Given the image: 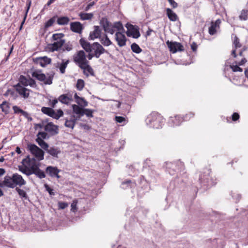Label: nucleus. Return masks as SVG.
<instances>
[{"label": "nucleus", "mask_w": 248, "mask_h": 248, "mask_svg": "<svg viewBox=\"0 0 248 248\" xmlns=\"http://www.w3.org/2000/svg\"><path fill=\"white\" fill-rule=\"evenodd\" d=\"M19 83H21L24 86H28V79L24 76L21 75L19 78Z\"/></svg>", "instance_id": "47"}, {"label": "nucleus", "mask_w": 248, "mask_h": 248, "mask_svg": "<svg viewBox=\"0 0 248 248\" xmlns=\"http://www.w3.org/2000/svg\"><path fill=\"white\" fill-rule=\"evenodd\" d=\"M166 15L168 18L171 21H176L179 19V17L176 14L169 8L166 9Z\"/></svg>", "instance_id": "25"}, {"label": "nucleus", "mask_w": 248, "mask_h": 248, "mask_svg": "<svg viewBox=\"0 0 248 248\" xmlns=\"http://www.w3.org/2000/svg\"><path fill=\"white\" fill-rule=\"evenodd\" d=\"M83 67L84 68H81L82 69H83L84 70H86L92 76H94V71H93V69L91 67L90 65H89L88 64V63L87 64V65H83Z\"/></svg>", "instance_id": "48"}, {"label": "nucleus", "mask_w": 248, "mask_h": 248, "mask_svg": "<svg viewBox=\"0 0 248 248\" xmlns=\"http://www.w3.org/2000/svg\"><path fill=\"white\" fill-rule=\"evenodd\" d=\"M169 2L173 8H176L178 6V4L174 0H169Z\"/></svg>", "instance_id": "61"}, {"label": "nucleus", "mask_w": 248, "mask_h": 248, "mask_svg": "<svg viewBox=\"0 0 248 248\" xmlns=\"http://www.w3.org/2000/svg\"><path fill=\"white\" fill-rule=\"evenodd\" d=\"M45 130L49 133L51 135L54 136L59 133V128L52 122L47 123L44 127Z\"/></svg>", "instance_id": "14"}, {"label": "nucleus", "mask_w": 248, "mask_h": 248, "mask_svg": "<svg viewBox=\"0 0 248 248\" xmlns=\"http://www.w3.org/2000/svg\"><path fill=\"white\" fill-rule=\"evenodd\" d=\"M193 116L194 114L190 112L186 114L184 117H182L180 115H176L174 117H170L168 121V124L171 126H178L180 125L184 121H188L191 117H193Z\"/></svg>", "instance_id": "7"}, {"label": "nucleus", "mask_w": 248, "mask_h": 248, "mask_svg": "<svg viewBox=\"0 0 248 248\" xmlns=\"http://www.w3.org/2000/svg\"><path fill=\"white\" fill-rule=\"evenodd\" d=\"M0 108L3 112L5 114H7L9 112L10 104L7 101H4L0 104Z\"/></svg>", "instance_id": "30"}, {"label": "nucleus", "mask_w": 248, "mask_h": 248, "mask_svg": "<svg viewBox=\"0 0 248 248\" xmlns=\"http://www.w3.org/2000/svg\"><path fill=\"white\" fill-rule=\"evenodd\" d=\"M100 41L101 43L104 46H108L112 44L106 34H104L103 37L100 38Z\"/></svg>", "instance_id": "31"}, {"label": "nucleus", "mask_w": 248, "mask_h": 248, "mask_svg": "<svg viewBox=\"0 0 248 248\" xmlns=\"http://www.w3.org/2000/svg\"><path fill=\"white\" fill-rule=\"evenodd\" d=\"M31 170L32 171V174H35L37 177H38L40 179H42L46 177V174L45 172L39 169V165H33L32 166H31Z\"/></svg>", "instance_id": "22"}, {"label": "nucleus", "mask_w": 248, "mask_h": 248, "mask_svg": "<svg viewBox=\"0 0 248 248\" xmlns=\"http://www.w3.org/2000/svg\"><path fill=\"white\" fill-rule=\"evenodd\" d=\"M28 85L31 87H36V84L35 81L32 78H29L28 79Z\"/></svg>", "instance_id": "58"}, {"label": "nucleus", "mask_w": 248, "mask_h": 248, "mask_svg": "<svg viewBox=\"0 0 248 248\" xmlns=\"http://www.w3.org/2000/svg\"><path fill=\"white\" fill-rule=\"evenodd\" d=\"M115 120L117 123L122 124L123 125L126 123V119L123 116H116Z\"/></svg>", "instance_id": "50"}, {"label": "nucleus", "mask_w": 248, "mask_h": 248, "mask_svg": "<svg viewBox=\"0 0 248 248\" xmlns=\"http://www.w3.org/2000/svg\"><path fill=\"white\" fill-rule=\"evenodd\" d=\"M79 43L86 52L93 53L96 58H99L101 55L105 53H108V51L98 42H94L91 44L84 39L81 38Z\"/></svg>", "instance_id": "1"}, {"label": "nucleus", "mask_w": 248, "mask_h": 248, "mask_svg": "<svg viewBox=\"0 0 248 248\" xmlns=\"http://www.w3.org/2000/svg\"><path fill=\"white\" fill-rule=\"evenodd\" d=\"M36 141L39 145L45 151L49 147L48 145L43 140L41 139L40 138H37Z\"/></svg>", "instance_id": "34"}, {"label": "nucleus", "mask_w": 248, "mask_h": 248, "mask_svg": "<svg viewBox=\"0 0 248 248\" xmlns=\"http://www.w3.org/2000/svg\"><path fill=\"white\" fill-rule=\"evenodd\" d=\"M32 77L36 78L40 81H43L45 84L50 85L52 83V80L54 75L53 72H51L50 74H47V77L46 75L42 73L40 70H35L31 74Z\"/></svg>", "instance_id": "6"}, {"label": "nucleus", "mask_w": 248, "mask_h": 248, "mask_svg": "<svg viewBox=\"0 0 248 248\" xmlns=\"http://www.w3.org/2000/svg\"><path fill=\"white\" fill-rule=\"evenodd\" d=\"M63 47V50H67L68 51H69L72 49L73 46L70 44L69 43H67L66 44H64Z\"/></svg>", "instance_id": "53"}, {"label": "nucleus", "mask_w": 248, "mask_h": 248, "mask_svg": "<svg viewBox=\"0 0 248 248\" xmlns=\"http://www.w3.org/2000/svg\"><path fill=\"white\" fill-rule=\"evenodd\" d=\"M46 171L51 177H57V178L60 177L59 175L60 170L56 167L48 166L46 169Z\"/></svg>", "instance_id": "17"}, {"label": "nucleus", "mask_w": 248, "mask_h": 248, "mask_svg": "<svg viewBox=\"0 0 248 248\" xmlns=\"http://www.w3.org/2000/svg\"><path fill=\"white\" fill-rule=\"evenodd\" d=\"M50 155L53 157H57L58 155L60 153V151L58 148L51 147L46 150Z\"/></svg>", "instance_id": "29"}, {"label": "nucleus", "mask_w": 248, "mask_h": 248, "mask_svg": "<svg viewBox=\"0 0 248 248\" xmlns=\"http://www.w3.org/2000/svg\"><path fill=\"white\" fill-rule=\"evenodd\" d=\"M231 68L232 69V71L234 72H242L243 69L241 67H240L237 65H231L230 66Z\"/></svg>", "instance_id": "54"}, {"label": "nucleus", "mask_w": 248, "mask_h": 248, "mask_svg": "<svg viewBox=\"0 0 248 248\" xmlns=\"http://www.w3.org/2000/svg\"><path fill=\"white\" fill-rule=\"evenodd\" d=\"M95 111L93 109H89V108H84L83 110V115H86V116L88 118H92L93 117V113Z\"/></svg>", "instance_id": "44"}, {"label": "nucleus", "mask_w": 248, "mask_h": 248, "mask_svg": "<svg viewBox=\"0 0 248 248\" xmlns=\"http://www.w3.org/2000/svg\"><path fill=\"white\" fill-rule=\"evenodd\" d=\"M240 20L246 21L248 19V10L243 9L239 16Z\"/></svg>", "instance_id": "39"}, {"label": "nucleus", "mask_w": 248, "mask_h": 248, "mask_svg": "<svg viewBox=\"0 0 248 248\" xmlns=\"http://www.w3.org/2000/svg\"><path fill=\"white\" fill-rule=\"evenodd\" d=\"M115 29L113 28V27L112 28H110L109 30H108L107 31H106L105 32L106 33H109L111 34H113L115 32Z\"/></svg>", "instance_id": "64"}, {"label": "nucleus", "mask_w": 248, "mask_h": 248, "mask_svg": "<svg viewBox=\"0 0 248 248\" xmlns=\"http://www.w3.org/2000/svg\"><path fill=\"white\" fill-rule=\"evenodd\" d=\"M41 111L44 114L56 120H58L63 115V112L62 109H59L55 111L53 108L50 107H43L41 108Z\"/></svg>", "instance_id": "9"}, {"label": "nucleus", "mask_w": 248, "mask_h": 248, "mask_svg": "<svg viewBox=\"0 0 248 248\" xmlns=\"http://www.w3.org/2000/svg\"><path fill=\"white\" fill-rule=\"evenodd\" d=\"M71 99L67 96L66 94H63L61 95L59 98L58 100L61 102L62 104H68L69 101L71 100Z\"/></svg>", "instance_id": "37"}, {"label": "nucleus", "mask_w": 248, "mask_h": 248, "mask_svg": "<svg viewBox=\"0 0 248 248\" xmlns=\"http://www.w3.org/2000/svg\"><path fill=\"white\" fill-rule=\"evenodd\" d=\"M45 187L46 190L48 192L50 195L54 196L55 195V192L53 191V189L49 186L47 184H45Z\"/></svg>", "instance_id": "55"}, {"label": "nucleus", "mask_w": 248, "mask_h": 248, "mask_svg": "<svg viewBox=\"0 0 248 248\" xmlns=\"http://www.w3.org/2000/svg\"><path fill=\"white\" fill-rule=\"evenodd\" d=\"M55 16H54L51 18L50 19H49L47 22H46L45 25V28L47 29L52 26V25L55 21Z\"/></svg>", "instance_id": "49"}, {"label": "nucleus", "mask_w": 248, "mask_h": 248, "mask_svg": "<svg viewBox=\"0 0 248 248\" xmlns=\"http://www.w3.org/2000/svg\"><path fill=\"white\" fill-rule=\"evenodd\" d=\"M94 31L90 32L89 36V40H93L96 38H100L101 34V30L98 26H94Z\"/></svg>", "instance_id": "18"}, {"label": "nucleus", "mask_w": 248, "mask_h": 248, "mask_svg": "<svg viewBox=\"0 0 248 248\" xmlns=\"http://www.w3.org/2000/svg\"><path fill=\"white\" fill-rule=\"evenodd\" d=\"M19 170L27 176H30L32 174L31 166L29 167V168H27L26 166H25L24 167H19Z\"/></svg>", "instance_id": "33"}, {"label": "nucleus", "mask_w": 248, "mask_h": 248, "mask_svg": "<svg viewBox=\"0 0 248 248\" xmlns=\"http://www.w3.org/2000/svg\"><path fill=\"white\" fill-rule=\"evenodd\" d=\"M220 23L221 21L219 19H217L215 22H212L211 26L209 28V33L210 35H214L217 32L216 28L219 27Z\"/></svg>", "instance_id": "26"}, {"label": "nucleus", "mask_w": 248, "mask_h": 248, "mask_svg": "<svg viewBox=\"0 0 248 248\" xmlns=\"http://www.w3.org/2000/svg\"><path fill=\"white\" fill-rule=\"evenodd\" d=\"M112 27L114 29H116L118 31L121 30H124L123 25L120 21L115 22L112 24Z\"/></svg>", "instance_id": "46"}, {"label": "nucleus", "mask_w": 248, "mask_h": 248, "mask_svg": "<svg viewBox=\"0 0 248 248\" xmlns=\"http://www.w3.org/2000/svg\"><path fill=\"white\" fill-rule=\"evenodd\" d=\"M28 148L31 153L38 161L44 159V152L37 146L34 144H30L28 145Z\"/></svg>", "instance_id": "11"}, {"label": "nucleus", "mask_w": 248, "mask_h": 248, "mask_svg": "<svg viewBox=\"0 0 248 248\" xmlns=\"http://www.w3.org/2000/svg\"><path fill=\"white\" fill-rule=\"evenodd\" d=\"M68 206V204L65 202H59V207L60 209H64Z\"/></svg>", "instance_id": "59"}, {"label": "nucleus", "mask_w": 248, "mask_h": 248, "mask_svg": "<svg viewBox=\"0 0 248 248\" xmlns=\"http://www.w3.org/2000/svg\"><path fill=\"white\" fill-rule=\"evenodd\" d=\"M58 99L55 98L54 99H49L48 102V105L50 106L52 108H54L55 107V106L56 104L58 102Z\"/></svg>", "instance_id": "51"}, {"label": "nucleus", "mask_w": 248, "mask_h": 248, "mask_svg": "<svg viewBox=\"0 0 248 248\" xmlns=\"http://www.w3.org/2000/svg\"><path fill=\"white\" fill-rule=\"evenodd\" d=\"M146 123L150 127L159 129L161 128L165 123V119L159 113L153 112L148 116Z\"/></svg>", "instance_id": "3"}, {"label": "nucleus", "mask_w": 248, "mask_h": 248, "mask_svg": "<svg viewBox=\"0 0 248 248\" xmlns=\"http://www.w3.org/2000/svg\"><path fill=\"white\" fill-rule=\"evenodd\" d=\"M199 181L201 187H204V189H207L216 184L215 180L210 176L209 170L200 176Z\"/></svg>", "instance_id": "5"}, {"label": "nucleus", "mask_w": 248, "mask_h": 248, "mask_svg": "<svg viewBox=\"0 0 248 248\" xmlns=\"http://www.w3.org/2000/svg\"><path fill=\"white\" fill-rule=\"evenodd\" d=\"M166 170L170 175H174L178 170L182 171L184 170V164L180 160L174 162H166L164 165Z\"/></svg>", "instance_id": "4"}, {"label": "nucleus", "mask_w": 248, "mask_h": 248, "mask_svg": "<svg viewBox=\"0 0 248 248\" xmlns=\"http://www.w3.org/2000/svg\"><path fill=\"white\" fill-rule=\"evenodd\" d=\"M73 112L78 115L76 116L78 120H79L83 116V110L84 108L80 107L78 105L74 104L72 106Z\"/></svg>", "instance_id": "23"}, {"label": "nucleus", "mask_w": 248, "mask_h": 248, "mask_svg": "<svg viewBox=\"0 0 248 248\" xmlns=\"http://www.w3.org/2000/svg\"><path fill=\"white\" fill-rule=\"evenodd\" d=\"M16 190L21 198H24L25 200H29V197L24 190L19 188L18 187H16Z\"/></svg>", "instance_id": "36"}, {"label": "nucleus", "mask_w": 248, "mask_h": 248, "mask_svg": "<svg viewBox=\"0 0 248 248\" xmlns=\"http://www.w3.org/2000/svg\"><path fill=\"white\" fill-rule=\"evenodd\" d=\"M235 193H233V192H232L231 195L233 199L235 200V202H237L239 201L241 198V196L240 194H236V195H235Z\"/></svg>", "instance_id": "56"}, {"label": "nucleus", "mask_w": 248, "mask_h": 248, "mask_svg": "<svg viewBox=\"0 0 248 248\" xmlns=\"http://www.w3.org/2000/svg\"><path fill=\"white\" fill-rule=\"evenodd\" d=\"M23 165H28L29 167L32 166L33 165L38 166L39 164H37L36 159L34 157L31 158L29 155H28L26 158L23 159L22 161Z\"/></svg>", "instance_id": "24"}, {"label": "nucleus", "mask_w": 248, "mask_h": 248, "mask_svg": "<svg viewBox=\"0 0 248 248\" xmlns=\"http://www.w3.org/2000/svg\"><path fill=\"white\" fill-rule=\"evenodd\" d=\"M31 0H28L27 1V4H26V6H27V9H26V14L27 15V14L28 13L30 8V6H31Z\"/></svg>", "instance_id": "63"}, {"label": "nucleus", "mask_w": 248, "mask_h": 248, "mask_svg": "<svg viewBox=\"0 0 248 248\" xmlns=\"http://www.w3.org/2000/svg\"><path fill=\"white\" fill-rule=\"evenodd\" d=\"M135 185V183H133L130 180H126L122 183L121 187L123 189H126L129 186L131 187L132 186Z\"/></svg>", "instance_id": "40"}, {"label": "nucleus", "mask_w": 248, "mask_h": 248, "mask_svg": "<svg viewBox=\"0 0 248 248\" xmlns=\"http://www.w3.org/2000/svg\"><path fill=\"white\" fill-rule=\"evenodd\" d=\"M79 16L82 20H90L93 17V13H80Z\"/></svg>", "instance_id": "35"}, {"label": "nucleus", "mask_w": 248, "mask_h": 248, "mask_svg": "<svg viewBox=\"0 0 248 248\" xmlns=\"http://www.w3.org/2000/svg\"><path fill=\"white\" fill-rule=\"evenodd\" d=\"M131 49L133 52L137 54H139L142 51V49L135 43L131 45Z\"/></svg>", "instance_id": "41"}, {"label": "nucleus", "mask_w": 248, "mask_h": 248, "mask_svg": "<svg viewBox=\"0 0 248 248\" xmlns=\"http://www.w3.org/2000/svg\"><path fill=\"white\" fill-rule=\"evenodd\" d=\"M85 86V82L83 79H78L76 84V88L78 90L81 91Z\"/></svg>", "instance_id": "43"}, {"label": "nucleus", "mask_w": 248, "mask_h": 248, "mask_svg": "<svg viewBox=\"0 0 248 248\" xmlns=\"http://www.w3.org/2000/svg\"><path fill=\"white\" fill-rule=\"evenodd\" d=\"M3 179L4 184L7 185V188H14L17 186L21 187L26 184V181L22 176L17 173H14L11 176L6 175Z\"/></svg>", "instance_id": "2"}, {"label": "nucleus", "mask_w": 248, "mask_h": 248, "mask_svg": "<svg viewBox=\"0 0 248 248\" xmlns=\"http://www.w3.org/2000/svg\"><path fill=\"white\" fill-rule=\"evenodd\" d=\"M69 21V19L68 17L62 16L58 18L57 23L60 25H67Z\"/></svg>", "instance_id": "38"}, {"label": "nucleus", "mask_w": 248, "mask_h": 248, "mask_svg": "<svg viewBox=\"0 0 248 248\" xmlns=\"http://www.w3.org/2000/svg\"><path fill=\"white\" fill-rule=\"evenodd\" d=\"M239 114L236 112L233 113L232 115V120L233 121L238 120L239 119Z\"/></svg>", "instance_id": "60"}, {"label": "nucleus", "mask_w": 248, "mask_h": 248, "mask_svg": "<svg viewBox=\"0 0 248 248\" xmlns=\"http://www.w3.org/2000/svg\"><path fill=\"white\" fill-rule=\"evenodd\" d=\"M76 102L81 107H85L88 105V102L83 97H80L78 100H76Z\"/></svg>", "instance_id": "42"}, {"label": "nucleus", "mask_w": 248, "mask_h": 248, "mask_svg": "<svg viewBox=\"0 0 248 248\" xmlns=\"http://www.w3.org/2000/svg\"><path fill=\"white\" fill-rule=\"evenodd\" d=\"M74 61L80 68H84L83 65H87L89 62L86 60V55L83 50L78 51L74 56Z\"/></svg>", "instance_id": "10"}, {"label": "nucleus", "mask_w": 248, "mask_h": 248, "mask_svg": "<svg viewBox=\"0 0 248 248\" xmlns=\"http://www.w3.org/2000/svg\"><path fill=\"white\" fill-rule=\"evenodd\" d=\"M13 109L15 114H19L21 113L23 116H24L26 118L29 119L30 118L31 120V118H29V114L27 112L25 111L24 110L21 109L19 107L17 106H14L13 107Z\"/></svg>", "instance_id": "27"}, {"label": "nucleus", "mask_w": 248, "mask_h": 248, "mask_svg": "<svg viewBox=\"0 0 248 248\" xmlns=\"http://www.w3.org/2000/svg\"><path fill=\"white\" fill-rule=\"evenodd\" d=\"M71 211L73 212H76L77 210V203L73 202L71 205Z\"/></svg>", "instance_id": "62"}, {"label": "nucleus", "mask_w": 248, "mask_h": 248, "mask_svg": "<svg viewBox=\"0 0 248 248\" xmlns=\"http://www.w3.org/2000/svg\"><path fill=\"white\" fill-rule=\"evenodd\" d=\"M16 92L24 98H28L30 94V90L21 86L19 83L15 86Z\"/></svg>", "instance_id": "16"}, {"label": "nucleus", "mask_w": 248, "mask_h": 248, "mask_svg": "<svg viewBox=\"0 0 248 248\" xmlns=\"http://www.w3.org/2000/svg\"><path fill=\"white\" fill-rule=\"evenodd\" d=\"M125 27L127 28V31L126 32L127 36H132L134 38H138L140 37V34L138 26L133 25L132 24L127 23Z\"/></svg>", "instance_id": "12"}, {"label": "nucleus", "mask_w": 248, "mask_h": 248, "mask_svg": "<svg viewBox=\"0 0 248 248\" xmlns=\"http://www.w3.org/2000/svg\"><path fill=\"white\" fill-rule=\"evenodd\" d=\"M64 35L62 33H54L52 39L55 42L51 44L52 51H58L65 43V40L63 38Z\"/></svg>", "instance_id": "8"}, {"label": "nucleus", "mask_w": 248, "mask_h": 248, "mask_svg": "<svg viewBox=\"0 0 248 248\" xmlns=\"http://www.w3.org/2000/svg\"><path fill=\"white\" fill-rule=\"evenodd\" d=\"M51 62V59L46 56L40 57L38 59V63H39L42 67H45L47 64L50 63Z\"/></svg>", "instance_id": "28"}, {"label": "nucleus", "mask_w": 248, "mask_h": 248, "mask_svg": "<svg viewBox=\"0 0 248 248\" xmlns=\"http://www.w3.org/2000/svg\"><path fill=\"white\" fill-rule=\"evenodd\" d=\"M166 44L170 52L175 53L177 51H184L183 46L180 43L177 42L167 41Z\"/></svg>", "instance_id": "13"}, {"label": "nucleus", "mask_w": 248, "mask_h": 248, "mask_svg": "<svg viewBox=\"0 0 248 248\" xmlns=\"http://www.w3.org/2000/svg\"><path fill=\"white\" fill-rule=\"evenodd\" d=\"M37 138H40L41 139L44 140V139H46L47 138V134L45 132H39L37 135Z\"/></svg>", "instance_id": "57"}, {"label": "nucleus", "mask_w": 248, "mask_h": 248, "mask_svg": "<svg viewBox=\"0 0 248 248\" xmlns=\"http://www.w3.org/2000/svg\"><path fill=\"white\" fill-rule=\"evenodd\" d=\"M70 29L74 32L81 33L83 27L79 22H74L70 23Z\"/></svg>", "instance_id": "19"}, {"label": "nucleus", "mask_w": 248, "mask_h": 248, "mask_svg": "<svg viewBox=\"0 0 248 248\" xmlns=\"http://www.w3.org/2000/svg\"><path fill=\"white\" fill-rule=\"evenodd\" d=\"M233 44L234 45L235 48L236 49L237 48H240L242 46V45L241 43L239 42V38L235 36L234 41H233Z\"/></svg>", "instance_id": "52"}, {"label": "nucleus", "mask_w": 248, "mask_h": 248, "mask_svg": "<svg viewBox=\"0 0 248 248\" xmlns=\"http://www.w3.org/2000/svg\"><path fill=\"white\" fill-rule=\"evenodd\" d=\"M99 24L100 26L102 27L105 32L112 27V24L110 23L106 17H103L101 18L99 21Z\"/></svg>", "instance_id": "20"}, {"label": "nucleus", "mask_w": 248, "mask_h": 248, "mask_svg": "<svg viewBox=\"0 0 248 248\" xmlns=\"http://www.w3.org/2000/svg\"><path fill=\"white\" fill-rule=\"evenodd\" d=\"M69 62V60L65 61L64 60H62V62L61 63H58V64L59 65V69L60 72L62 74H64L65 72V68L67 66Z\"/></svg>", "instance_id": "32"}, {"label": "nucleus", "mask_w": 248, "mask_h": 248, "mask_svg": "<svg viewBox=\"0 0 248 248\" xmlns=\"http://www.w3.org/2000/svg\"><path fill=\"white\" fill-rule=\"evenodd\" d=\"M78 120L75 115H72L69 118L65 119L64 125L66 127L73 129L76 122Z\"/></svg>", "instance_id": "21"}, {"label": "nucleus", "mask_w": 248, "mask_h": 248, "mask_svg": "<svg viewBox=\"0 0 248 248\" xmlns=\"http://www.w3.org/2000/svg\"><path fill=\"white\" fill-rule=\"evenodd\" d=\"M153 165L152 164L151 161L149 159H146L143 165V168L144 169H152Z\"/></svg>", "instance_id": "45"}, {"label": "nucleus", "mask_w": 248, "mask_h": 248, "mask_svg": "<svg viewBox=\"0 0 248 248\" xmlns=\"http://www.w3.org/2000/svg\"><path fill=\"white\" fill-rule=\"evenodd\" d=\"M115 39L119 46L122 47L126 45L127 38L123 33L120 31L116 32Z\"/></svg>", "instance_id": "15"}]
</instances>
